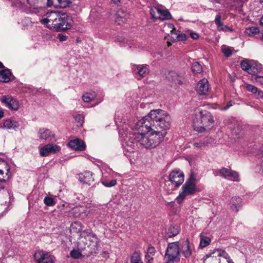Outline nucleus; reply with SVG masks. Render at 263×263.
Segmentation results:
<instances>
[{
    "label": "nucleus",
    "mask_w": 263,
    "mask_h": 263,
    "mask_svg": "<svg viewBox=\"0 0 263 263\" xmlns=\"http://www.w3.org/2000/svg\"><path fill=\"white\" fill-rule=\"evenodd\" d=\"M170 116L161 109L151 110L146 116L137 122L139 130L146 134L142 142L147 147L158 146L164 140L170 126Z\"/></svg>",
    "instance_id": "f257e3e1"
},
{
    "label": "nucleus",
    "mask_w": 263,
    "mask_h": 263,
    "mask_svg": "<svg viewBox=\"0 0 263 263\" xmlns=\"http://www.w3.org/2000/svg\"><path fill=\"white\" fill-rule=\"evenodd\" d=\"M135 130L132 129L129 133L125 131L123 134L121 130H119V135L122 137H126L127 140L125 139V142L123 144V153L125 156L127 157H130L131 155L134 153L138 148V145L139 144L142 147L146 149L154 148V147H147L143 145L142 140L143 138H147L146 134H144L143 132L139 130L140 126L136 125Z\"/></svg>",
    "instance_id": "f03ea898"
},
{
    "label": "nucleus",
    "mask_w": 263,
    "mask_h": 263,
    "mask_svg": "<svg viewBox=\"0 0 263 263\" xmlns=\"http://www.w3.org/2000/svg\"><path fill=\"white\" fill-rule=\"evenodd\" d=\"M196 179L193 175H191L189 179L182 186V191L179 194L176 200L177 202L180 204L183 200L188 196L194 195L198 192V189L195 183Z\"/></svg>",
    "instance_id": "7ed1b4c3"
},
{
    "label": "nucleus",
    "mask_w": 263,
    "mask_h": 263,
    "mask_svg": "<svg viewBox=\"0 0 263 263\" xmlns=\"http://www.w3.org/2000/svg\"><path fill=\"white\" fill-rule=\"evenodd\" d=\"M85 238L86 241H88L89 242H86L85 245H87V247L84 248L81 246L82 244L80 243L78 246L79 250L81 252L86 251L84 253L87 256L96 253L99 246V238L97 235L93 233L90 232L86 235Z\"/></svg>",
    "instance_id": "20e7f679"
},
{
    "label": "nucleus",
    "mask_w": 263,
    "mask_h": 263,
    "mask_svg": "<svg viewBox=\"0 0 263 263\" xmlns=\"http://www.w3.org/2000/svg\"><path fill=\"white\" fill-rule=\"evenodd\" d=\"M164 259L165 263H175L180 260V247L178 241L170 242L165 250Z\"/></svg>",
    "instance_id": "39448f33"
},
{
    "label": "nucleus",
    "mask_w": 263,
    "mask_h": 263,
    "mask_svg": "<svg viewBox=\"0 0 263 263\" xmlns=\"http://www.w3.org/2000/svg\"><path fill=\"white\" fill-rule=\"evenodd\" d=\"M213 174L215 176H220L231 181L238 182L240 180L237 172L226 167H222L219 170H214Z\"/></svg>",
    "instance_id": "423d86ee"
},
{
    "label": "nucleus",
    "mask_w": 263,
    "mask_h": 263,
    "mask_svg": "<svg viewBox=\"0 0 263 263\" xmlns=\"http://www.w3.org/2000/svg\"><path fill=\"white\" fill-rule=\"evenodd\" d=\"M150 14L154 20H167L172 18V15L165 8L153 7L150 9Z\"/></svg>",
    "instance_id": "0eeeda50"
},
{
    "label": "nucleus",
    "mask_w": 263,
    "mask_h": 263,
    "mask_svg": "<svg viewBox=\"0 0 263 263\" xmlns=\"http://www.w3.org/2000/svg\"><path fill=\"white\" fill-rule=\"evenodd\" d=\"M200 118L201 121V124L202 126L201 127V130H200V132L206 130V129H211L213 127L214 120L212 114L206 111L202 110L200 111Z\"/></svg>",
    "instance_id": "6e6552de"
},
{
    "label": "nucleus",
    "mask_w": 263,
    "mask_h": 263,
    "mask_svg": "<svg viewBox=\"0 0 263 263\" xmlns=\"http://www.w3.org/2000/svg\"><path fill=\"white\" fill-rule=\"evenodd\" d=\"M71 18L67 14L61 13L54 29L58 31L69 29L71 27Z\"/></svg>",
    "instance_id": "1a4fd4ad"
},
{
    "label": "nucleus",
    "mask_w": 263,
    "mask_h": 263,
    "mask_svg": "<svg viewBox=\"0 0 263 263\" xmlns=\"http://www.w3.org/2000/svg\"><path fill=\"white\" fill-rule=\"evenodd\" d=\"M60 14L61 12H60L51 11L47 13V17L41 20V22L43 24L46 25L49 27L54 29Z\"/></svg>",
    "instance_id": "9d476101"
},
{
    "label": "nucleus",
    "mask_w": 263,
    "mask_h": 263,
    "mask_svg": "<svg viewBox=\"0 0 263 263\" xmlns=\"http://www.w3.org/2000/svg\"><path fill=\"white\" fill-rule=\"evenodd\" d=\"M34 258L37 263H55V257L43 251L35 253Z\"/></svg>",
    "instance_id": "9b49d317"
},
{
    "label": "nucleus",
    "mask_w": 263,
    "mask_h": 263,
    "mask_svg": "<svg viewBox=\"0 0 263 263\" xmlns=\"http://www.w3.org/2000/svg\"><path fill=\"white\" fill-rule=\"evenodd\" d=\"M131 70L134 75L144 78L149 73V66L147 64H132Z\"/></svg>",
    "instance_id": "f8f14e48"
},
{
    "label": "nucleus",
    "mask_w": 263,
    "mask_h": 263,
    "mask_svg": "<svg viewBox=\"0 0 263 263\" xmlns=\"http://www.w3.org/2000/svg\"><path fill=\"white\" fill-rule=\"evenodd\" d=\"M169 180L175 185V186H179L184 181V174L180 170L173 171L169 175Z\"/></svg>",
    "instance_id": "ddd939ff"
},
{
    "label": "nucleus",
    "mask_w": 263,
    "mask_h": 263,
    "mask_svg": "<svg viewBox=\"0 0 263 263\" xmlns=\"http://www.w3.org/2000/svg\"><path fill=\"white\" fill-rule=\"evenodd\" d=\"M60 147L54 144H48L40 149V154L43 157H46L50 154H55L60 151Z\"/></svg>",
    "instance_id": "4468645a"
},
{
    "label": "nucleus",
    "mask_w": 263,
    "mask_h": 263,
    "mask_svg": "<svg viewBox=\"0 0 263 263\" xmlns=\"http://www.w3.org/2000/svg\"><path fill=\"white\" fill-rule=\"evenodd\" d=\"M35 4L33 0H13L12 2V6L19 8L23 11L34 7Z\"/></svg>",
    "instance_id": "2eb2a0df"
},
{
    "label": "nucleus",
    "mask_w": 263,
    "mask_h": 263,
    "mask_svg": "<svg viewBox=\"0 0 263 263\" xmlns=\"http://www.w3.org/2000/svg\"><path fill=\"white\" fill-rule=\"evenodd\" d=\"M1 100L10 109L17 110L18 108V102L11 96H2Z\"/></svg>",
    "instance_id": "dca6fc26"
},
{
    "label": "nucleus",
    "mask_w": 263,
    "mask_h": 263,
    "mask_svg": "<svg viewBox=\"0 0 263 263\" xmlns=\"http://www.w3.org/2000/svg\"><path fill=\"white\" fill-rule=\"evenodd\" d=\"M68 145L71 149L74 151H83L86 148V145L84 142L82 140L78 138L70 140Z\"/></svg>",
    "instance_id": "f3484780"
},
{
    "label": "nucleus",
    "mask_w": 263,
    "mask_h": 263,
    "mask_svg": "<svg viewBox=\"0 0 263 263\" xmlns=\"http://www.w3.org/2000/svg\"><path fill=\"white\" fill-rule=\"evenodd\" d=\"M180 252L186 258H188L191 256L192 250L188 239H186L181 243L180 247Z\"/></svg>",
    "instance_id": "a211bd4d"
},
{
    "label": "nucleus",
    "mask_w": 263,
    "mask_h": 263,
    "mask_svg": "<svg viewBox=\"0 0 263 263\" xmlns=\"http://www.w3.org/2000/svg\"><path fill=\"white\" fill-rule=\"evenodd\" d=\"M38 134L41 139L51 142L55 141L54 134H52L48 129H40L39 130Z\"/></svg>",
    "instance_id": "6ab92c4d"
},
{
    "label": "nucleus",
    "mask_w": 263,
    "mask_h": 263,
    "mask_svg": "<svg viewBox=\"0 0 263 263\" xmlns=\"http://www.w3.org/2000/svg\"><path fill=\"white\" fill-rule=\"evenodd\" d=\"M196 90L200 95H205L209 90V82L205 79L201 80L196 86Z\"/></svg>",
    "instance_id": "aec40b11"
},
{
    "label": "nucleus",
    "mask_w": 263,
    "mask_h": 263,
    "mask_svg": "<svg viewBox=\"0 0 263 263\" xmlns=\"http://www.w3.org/2000/svg\"><path fill=\"white\" fill-rule=\"evenodd\" d=\"M71 3L70 0H47V5L48 7L54 6L61 8H65L68 7Z\"/></svg>",
    "instance_id": "412c9836"
},
{
    "label": "nucleus",
    "mask_w": 263,
    "mask_h": 263,
    "mask_svg": "<svg viewBox=\"0 0 263 263\" xmlns=\"http://www.w3.org/2000/svg\"><path fill=\"white\" fill-rule=\"evenodd\" d=\"M79 180L83 183L90 185L94 181L93 173L90 171H86L80 174Z\"/></svg>",
    "instance_id": "4be33fe9"
},
{
    "label": "nucleus",
    "mask_w": 263,
    "mask_h": 263,
    "mask_svg": "<svg viewBox=\"0 0 263 263\" xmlns=\"http://www.w3.org/2000/svg\"><path fill=\"white\" fill-rule=\"evenodd\" d=\"M18 126V124L17 122L11 119L5 120L3 124L0 123V128H5L10 130H16Z\"/></svg>",
    "instance_id": "5701e85b"
},
{
    "label": "nucleus",
    "mask_w": 263,
    "mask_h": 263,
    "mask_svg": "<svg viewBox=\"0 0 263 263\" xmlns=\"http://www.w3.org/2000/svg\"><path fill=\"white\" fill-rule=\"evenodd\" d=\"M255 64L254 60L246 59L240 63V67L243 70L246 71L248 73L251 74L252 67Z\"/></svg>",
    "instance_id": "b1692460"
},
{
    "label": "nucleus",
    "mask_w": 263,
    "mask_h": 263,
    "mask_svg": "<svg viewBox=\"0 0 263 263\" xmlns=\"http://www.w3.org/2000/svg\"><path fill=\"white\" fill-rule=\"evenodd\" d=\"M212 142V139L211 137H205L201 139L199 142H195L193 143V146L199 149H203L207 146L209 144H211Z\"/></svg>",
    "instance_id": "393cba45"
},
{
    "label": "nucleus",
    "mask_w": 263,
    "mask_h": 263,
    "mask_svg": "<svg viewBox=\"0 0 263 263\" xmlns=\"http://www.w3.org/2000/svg\"><path fill=\"white\" fill-rule=\"evenodd\" d=\"M11 72L9 69H5L0 71V82L7 83L10 81V76Z\"/></svg>",
    "instance_id": "a878e982"
},
{
    "label": "nucleus",
    "mask_w": 263,
    "mask_h": 263,
    "mask_svg": "<svg viewBox=\"0 0 263 263\" xmlns=\"http://www.w3.org/2000/svg\"><path fill=\"white\" fill-rule=\"evenodd\" d=\"M221 15L220 13L217 14L215 18V23L217 25L218 29L222 31L231 30L230 27H228V26H224V27H222L223 26V22L221 21Z\"/></svg>",
    "instance_id": "bb28decb"
},
{
    "label": "nucleus",
    "mask_w": 263,
    "mask_h": 263,
    "mask_svg": "<svg viewBox=\"0 0 263 263\" xmlns=\"http://www.w3.org/2000/svg\"><path fill=\"white\" fill-rule=\"evenodd\" d=\"M253 66L252 67L251 75L253 76L258 74V73H263V65L258 62L254 60Z\"/></svg>",
    "instance_id": "cd10ccee"
},
{
    "label": "nucleus",
    "mask_w": 263,
    "mask_h": 263,
    "mask_svg": "<svg viewBox=\"0 0 263 263\" xmlns=\"http://www.w3.org/2000/svg\"><path fill=\"white\" fill-rule=\"evenodd\" d=\"M97 97V94L95 91L86 92L82 96L83 100L85 102H90L94 100Z\"/></svg>",
    "instance_id": "c85d7f7f"
},
{
    "label": "nucleus",
    "mask_w": 263,
    "mask_h": 263,
    "mask_svg": "<svg viewBox=\"0 0 263 263\" xmlns=\"http://www.w3.org/2000/svg\"><path fill=\"white\" fill-rule=\"evenodd\" d=\"M230 203L232 206L235 209L236 212H238V208L240 206L241 203V199L239 197H232Z\"/></svg>",
    "instance_id": "c756f323"
},
{
    "label": "nucleus",
    "mask_w": 263,
    "mask_h": 263,
    "mask_svg": "<svg viewBox=\"0 0 263 263\" xmlns=\"http://www.w3.org/2000/svg\"><path fill=\"white\" fill-rule=\"evenodd\" d=\"M179 233V230L177 227L175 226H171L167 230V235L168 237H172L176 236Z\"/></svg>",
    "instance_id": "7c9ffc66"
},
{
    "label": "nucleus",
    "mask_w": 263,
    "mask_h": 263,
    "mask_svg": "<svg viewBox=\"0 0 263 263\" xmlns=\"http://www.w3.org/2000/svg\"><path fill=\"white\" fill-rule=\"evenodd\" d=\"M131 263H143L141 260L140 253L138 252H135L130 257Z\"/></svg>",
    "instance_id": "2f4dec72"
},
{
    "label": "nucleus",
    "mask_w": 263,
    "mask_h": 263,
    "mask_svg": "<svg viewBox=\"0 0 263 263\" xmlns=\"http://www.w3.org/2000/svg\"><path fill=\"white\" fill-rule=\"evenodd\" d=\"M82 230V224L80 222H74L71 224L70 230L74 233H79Z\"/></svg>",
    "instance_id": "473e14b6"
},
{
    "label": "nucleus",
    "mask_w": 263,
    "mask_h": 263,
    "mask_svg": "<svg viewBox=\"0 0 263 263\" xmlns=\"http://www.w3.org/2000/svg\"><path fill=\"white\" fill-rule=\"evenodd\" d=\"M245 32L249 36H252L258 33L259 30L256 26H252L246 28Z\"/></svg>",
    "instance_id": "72a5a7b5"
},
{
    "label": "nucleus",
    "mask_w": 263,
    "mask_h": 263,
    "mask_svg": "<svg viewBox=\"0 0 263 263\" xmlns=\"http://www.w3.org/2000/svg\"><path fill=\"white\" fill-rule=\"evenodd\" d=\"M2 191L3 195H4V198L6 199L5 203L7 202V200H9V202L10 201L11 197L12 196V194L11 192L7 190H5L4 186L1 185L0 186V192Z\"/></svg>",
    "instance_id": "f704fd0d"
},
{
    "label": "nucleus",
    "mask_w": 263,
    "mask_h": 263,
    "mask_svg": "<svg viewBox=\"0 0 263 263\" xmlns=\"http://www.w3.org/2000/svg\"><path fill=\"white\" fill-rule=\"evenodd\" d=\"M192 71L195 73H200L202 71V67L198 62H195L192 64Z\"/></svg>",
    "instance_id": "c9c22d12"
},
{
    "label": "nucleus",
    "mask_w": 263,
    "mask_h": 263,
    "mask_svg": "<svg viewBox=\"0 0 263 263\" xmlns=\"http://www.w3.org/2000/svg\"><path fill=\"white\" fill-rule=\"evenodd\" d=\"M44 203L47 206H52L56 204V201L53 198L49 196H46L44 199Z\"/></svg>",
    "instance_id": "e433bc0d"
},
{
    "label": "nucleus",
    "mask_w": 263,
    "mask_h": 263,
    "mask_svg": "<svg viewBox=\"0 0 263 263\" xmlns=\"http://www.w3.org/2000/svg\"><path fill=\"white\" fill-rule=\"evenodd\" d=\"M211 241V239L206 236H202L200 238V246L204 248L208 246Z\"/></svg>",
    "instance_id": "4c0bfd02"
},
{
    "label": "nucleus",
    "mask_w": 263,
    "mask_h": 263,
    "mask_svg": "<svg viewBox=\"0 0 263 263\" xmlns=\"http://www.w3.org/2000/svg\"><path fill=\"white\" fill-rule=\"evenodd\" d=\"M218 252V256L222 257L227 259V260L230 258L229 255L224 250L220 249H217L215 250V252Z\"/></svg>",
    "instance_id": "58836bf2"
},
{
    "label": "nucleus",
    "mask_w": 263,
    "mask_h": 263,
    "mask_svg": "<svg viewBox=\"0 0 263 263\" xmlns=\"http://www.w3.org/2000/svg\"><path fill=\"white\" fill-rule=\"evenodd\" d=\"M74 118L75 119L76 122L78 123V126H82L84 123V116L81 115H77L74 116Z\"/></svg>",
    "instance_id": "ea45409f"
},
{
    "label": "nucleus",
    "mask_w": 263,
    "mask_h": 263,
    "mask_svg": "<svg viewBox=\"0 0 263 263\" xmlns=\"http://www.w3.org/2000/svg\"><path fill=\"white\" fill-rule=\"evenodd\" d=\"M179 31L177 30L176 29L173 30H171L170 35H171V40L172 42H174L177 41Z\"/></svg>",
    "instance_id": "a19ab883"
},
{
    "label": "nucleus",
    "mask_w": 263,
    "mask_h": 263,
    "mask_svg": "<svg viewBox=\"0 0 263 263\" xmlns=\"http://www.w3.org/2000/svg\"><path fill=\"white\" fill-rule=\"evenodd\" d=\"M117 15L116 21H121L122 22H124L126 20V14H124L123 11H119Z\"/></svg>",
    "instance_id": "79ce46f5"
},
{
    "label": "nucleus",
    "mask_w": 263,
    "mask_h": 263,
    "mask_svg": "<svg viewBox=\"0 0 263 263\" xmlns=\"http://www.w3.org/2000/svg\"><path fill=\"white\" fill-rule=\"evenodd\" d=\"M221 51L223 53V54L227 57H230L232 54V49L231 47H229L224 46L222 47Z\"/></svg>",
    "instance_id": "37998d69"
},
{
    "label": "nucleus",
    "mask_w": 263,
    "mask_h": 263,
    "mask_svg": "<svg viewBox=\"0 0 263 263\" xmlns=\"http://www.w3.org/2000/svg\"><path fill=\"white\" fill-rule=\"evenodd\" d=\"M71 257L74 259H79L82 257V254L79 251L77 250H72L70 253Z\"/></svg>",
    "instance_id": "c03bdc74"
},
{
    "label": "nucleus",
    "mask_w": 263,
    "mask_h": 263,
    "mask_svg": "<svg viewBox=\"0 0 263 263\" xmlns=\"http://www.w3.org/2000/svg\"><path fill=\"white\" fill-rule=\"evenodd\" d=\"M102 183L106 187H112L117 184V180L113 179L110 181L104 180L102 181Z\"/></svg>",
    "instance_id": "a18cd8bd"
},
{
    "label": "nucleus",
    "mask_w": 263,
    "mask_h": 263,
    "mask_svg": "<svg viewBox=\"0 0 263 263\" xmlns=\"http://www.w3.org/2000/svg\"><path fill=\"white\" fill-rule=\"evenodd\" d=\"M3 163L4 164V165H6L5 170L6 171V172L5 173V175H4V171L2 172V173H1V174H2V176H1L0 175V177L1 178H6V176L10 177V175L9 174L10 168H9V166L8 165L7 163L6 162H5V161L3 162Z\"/></svg>",
    "instance_id": "49530a36"
},
{
    "label": "nucleus",
    "mask_w": 263,
    "mask_h": 263,
    "mask_svg": "<svg viewBox=\"0 0 263 263\" xmlns=\"http://www.w3.org/2000/svg\"><path fill=\"white\" fill-rule=\"evenodd\" d=\"M246 88L248 91L251 92L253 94L256 92L257 89V88L256 86L249 84H246Z\"/></svg>",
    "instance_id": "de8ad7c7"
},
{
    "label": "nucleus",
    "mask_w": 263,
    "mask_h": 263,
    "mask_svg": "<svg viewBox=\"0 0 263 263\" xmlns=\"http://www.w3.org/2000/svg\"><path fill=\"white\" fill-rule=\"evenodd\" d=\"M171 74L173 77H174V79H173L172 81H173L176 84H178L179 85L182 84V82L179 78V77L177 76V74L176 73L172 72V73H171Z\"/></svg>",
    "instance_id": "09e8293b"
},
{
    "label": "nucleus",
    "mask_w": 263,
    "mask_h": 263,
    "mask_svg": "<svg viewBox=\"0 0 263 263\" xmlns=\"http://www.w3.org/2000/svg\"><path fill=\"white\" fill-rule=\"evenodd\" d=\"M253 79L257 83L263 85V76L258 74H255L253 76Z\"/></svg>",
    "instance_id": "8fccbe9b"
},
{
    "label": "nucleus",
    "mask_w": 263,
    "mask_h": 263,
    "mask_svg": "<svg viewBox=\"0 0 263 263\" xmlns=\"http://www.w3.org/2000/svg\"><path fill=\"white\" fill-rule=\"evenodd\" d=\"M254 95L257 99L263 98V91L258 88L257 89L256 92H255Z\"/></svg>",
    "instance_id": "3c124183"
},
{
    "label": "nucleus",
    "mask_w": 263,
    "mask_h": 263,
    "mask_svg": "<svg viewBox=\"0 0 263 263\" xmlns=\"http://www.w3.org/2000/svg\"><path fill=\"white\" fill-rule=\"evenodd\" d=\"M155 248L154 247H149L147 249V254L154 256L155 254Z\"/></svg>",
    "instance_id": "603ef678"
},
{
    "label": "nucleus",
    "mask_w": 263,
    "mask_h": 263,
    "mask_svg": "<svg viewBox=\"0 0 263 263\" xmlns=\"http://www.w3.org/2000/svg\"><path fill=\"white\" fill-rule=\"evenodd\" d=\"M234 104V103L232 101H230L227 104L226 106L222 107L221 108V110L223 111L226 110L230 107L232 106Z\"/></svg>",
    "instance_id": "864d4df0"
},
{
    "label": "nucleus",
    "mask_w": 263,
    "mask_h": 263,
    "mask_svg": "<svg viewBox=\"0 0 263 263\" xmlns=\"http://www.w3.org/2000/svg\"><path fill=\"white\" fill-rule=\"evenodd\" d=\"M186 39V35L184 33H180V31H179L177 41H184Z\"/></svg>",
    "instance_id": "5fc2aeb1"
},
{
    "label": "nucleus",
    "mask_w": 263,
    "mask_h": 263,
    "mask_svg": "<svg viewBox=\"0 0 263 263\" xmlns=\"http://www.w3.org/2000/svg\"><path fill=\"white\" fill-rule=\"evenodd\" d=\"M72 212L75 217H78L80 214L79 208L76 207L72 209Z\"/></svg>",
    "instance_id": "6e6d98bb"
},
{
    "label": "nucleus",
    "mask_w": 263,
    "mask_h": 263,
    "mask_svg": "<svg viewBox=\"0 0 263 263\" xmlns=\"http://www.w3.org/2000/svg\"><path fill=\"white\" fill-rule=\"evenodd\" d=\"M57 38L59 40L60 42H63L67 40V36L63 34L59 33L58 35Z\"/></svg>",
    "instance_id": "4d7b16f0"
},
{
    "label": "nucleus",
    "mask_w": 263,
    "mask_h": 263,
    "mask_svg": "<svg viewBox=\"0 0 263 263\" xmlns=\"http://www.w3.org/2000/svg\"><path fill=\"white\" fill-rule=\"evenodd\" d=\"M152 255H151L148 254H146L145 255V259H146L147 263H149L150 261L153 259Z\"/></svg>",
    "instance_id": "13d9d810"
},
{
    "label": "nucleus",
    "mask_w": 263,
    "mask_h": 263,
    "mask_svg": "<svg viewBox=\"0 0 263 263\" xmlns=\"http://www.w3.org/2000/svg\"><path fill=\"white\" fill-rule=\"evenodd\" d=\"M190 36L194 40H196V39H198V37H199L198 34L197 33H194V32L190 33Z\"/></svg>",
    "instance_id": "bf43d9fd"
},
{
    "label": "nucleus",
    "mask_w": 263,
    "mask_h": 263,
    "mask_svg": "<svg viewBox=\"0 0 263 263\" xmlns=\"http://www.w3.org/2000/svg\"><path fill=\"white\" fill-rule=\"evenodd\" d=\"M165 25L171 30H173L174 29H175L176 28L174 27V25L172 23H166L165 24Z\"/></svg>",
    "instance_id": "052dcab7"
},
{
    "label": "nucleus",
    "mask_w": 263,
    "mask_h": 263,
    "mask_svg": "<svg viewBox=\"0 0 263 263\" xmlns=\"http://www.w3.org/2000/svg\"><path fill=\"white\" fill-rule=\"evenodd\" d=\"M4 113L3 110L0 108V119H1L4 117Z\"/></svg>",
    "instance_id": "680f3d73"
},
{
    "label": "nucleus",
    "mask_w": 263,
    "mask_h": 263,
    "mask_svg": "<svg viewBox=\"0 0 263 263\" xmlns=\"http://www.w3.org/2000/svg\"><path fill=\"white\" fill-rule=\"evenodd\" d=\"M111 1L114 3H115L116 4L119 3L121 1V0H111Z\"/></svg>",
    "instance_id": "e2e57ef3"
},
{
    "label": "nucleus",
    "mask_w": 263,
    "mask_h": 263,
    "mask_svg": "<svg viewBox=\"0 0 263 263\" xmlns=\"http://www.w3.org/2000/svg\"><path fill=\"white\" fill-rule=\"evenodd\" d=\"M260 25L263 26V16L260 19Z\"/></svg>",
    "instance_id": "0e129e2a"
},
{
    "label": "nucleus",
    "mask_w": 263,
    "mask_h": 263,
    "mask_svg": "<svg viewBox=\"0 0 263 263\" xmlns=\"http://www.w3.org/2000/svg\"><path fill=\"white\" fill-rule=\"evenodd\" d=\"M227 261L228 263H234L231 258L228 259Z\"/></svg>",
    "instance_id": "69168bd1"
},
{
    "label": "nucleus",
    "mask_w": 263,
    "mask_h": 263,
    "mask_svg": "<svg viewBox=\"0 0 263 263\" xmlns=\"http://www.w3.org/2000/svg\"><path fill=\"white\" fill-rule=\"evenodd\" d=\"M103 253L104 254V257H108V254H109L107 252L104 251L103 252Z\"/></svg>",
    "instance_id": "338daca9"
},
{
    "label": "nucleus",
    "mask_w": 263,
    "mask_h": 263,
    "mask_svg": "<svg viewBox=\"0 0 263 263\" xmlns=\"http://www.w3.org/2000/svg\"><path fill=\"white\" fill-rule=\"evenodd\" d=\"M4 68V66L3 65V64L0 62V68Z\"/></svg>",
    "instance_id": "774afa93"
}]
</instances>
